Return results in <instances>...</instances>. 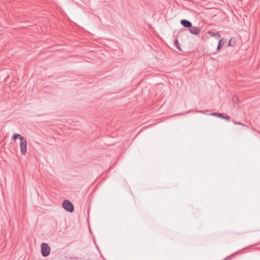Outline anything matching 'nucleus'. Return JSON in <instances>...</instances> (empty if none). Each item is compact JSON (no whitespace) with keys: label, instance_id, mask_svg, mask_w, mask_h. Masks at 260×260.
I'll use <instances>...</instances> for the list:
<instances>
[{"label":"nucleus","instance_id":"1","mask_svg":"<svg viewBox=\"0 0 260 260\" xmlns=\"http://www.w3.org/2000/svg\"><path fill=\"white\" fill-rule=\"evenodd\" d=\"M62 208L67 211L72 212L74 210V206L73 204L68 200H65L62 203Z\"/></svg>","mask_w":260,"mask_h":260},{"label":"nucleus","instance_id":"2","mask_svg":"<svg viewBox=\"0 0 260 260\" xmlns=\"http://www.w3.org/2000/svg\"><path fill=\"white\" fill-rule=\"evenodd\" d=\"M41 253L44 257L48 256L50 252V248L46 243H42L41 245Z\"/></svg>","mask_w":260,"mask_h":260},{"label":"nucleus","instance_id":"3","mask_svg":"<svg viewBox=\"0 0 260 260\" xmlns=\"http://www.w3.org/2000/svg\"><path fill=\"white\" fill-rule=\"evenodd\" d=\"M20 147L21 153L22 155H25L27 150V141L24 137H22V138L21 139V141L20 142Z\"/></svg>","mask_w":260,"mask_h":260},{"label":"nucleus","instance_id":"4","mask_svg":"<svg viewBox=\"0 0 260 260\" xmlns=\"http://www.w3.org/2000/svg\"><path fill=\"white\" fill-rule=\"evenodd\" d=\"M188 29L191 34L196 35H198L201 31V29L199 27L196 26H191V27H189Z\"/></svg>","mask_w":260,"mask_h":260},{"label":"nucleus","instance_id":"5","mask_svg":"<svg viewBox=\"0 0 260 260\" xmlns=\"http://www.w3.org/2000/svg\"><path fill=\"white\" fill-rule=\"evenodd\" d=\"M180 23L182 25H183L185 27L189 28L191 27L192 23L190 21L186 19H182L180 21Z\"/></svg>","mask_w":260,"mask_h":260},{"label":"nucleus","instance_id":"6","mask_svg":"<svg viewBox=\"0 0 260 260\" xmlns=\"http://www.w3.org/2000/svg\"><path fill=\"white\" fill-rule=\"evenodd\" d=\"M191 112H196V113H205V111H203V110L192 111V110H188L187 112H182L181 113L177 114L175 115H183L186 114L187 113H190Z\"/></svg>","mask_w":260,"mask_h":260},{"label":"nucleus","instance_id":"7","mask_svg":"<svg viewBox=\"0 0 260 260\" xmlns=\"http://www.w3.org/2000/svg\"><path fill=\"white\" fill-rule=\"evenodd\" d=\"M226 41V40L225 39H224V38L221 39L218 42V46L217 47V50H219L224 45V44H225Z\"/></svg>","mask_w":260,"mask_h":260},{"label":"nucleus","instance_id":"8","mask_svg":"<svg viewBox=\"0 0 260 260\" xmlns=\"http://www.w3.org/2000/svg\"><path fill=\"white\" fill-rule=\"evenodd\" d=\"M208 33L211 36L215 38L216 39H218L220 38V35L218 32L209 31H208Z\"/></svg>","mask_w":260,"mask_h":260},{"label":"nucleus","instance_id":"9","mask_svg":"<svg viewBox=\"0 0 260 260\" xmlns=\"http://www.w3.org/2000/svg\"><path fill=\"white\" fill-rule=\"evenodd\" d=\"M209 115L211 116H216V117H217L218 118H220L223 117V114L220 113L213 112V113H210Z\"/></svg>","mask_w":260,"mask_h":260},{"label":"nucleus","instance_id":"10","mask_svg":"<svg viewBox=\"0 0 260 260\" xmlns=\"http://www.w3.org/2000/svg\"><path fill=\"white\" fill-rule=\"evenodd\" d=\"M22 137H24L23 136H21L20 134H15L13 137L12 138L13 140H16L17 139H20V141H21V139L22 138Z\"/></svg>","mask_w":260,"mask_h":260},{"label":"nucleus","instance_id":"11","mask_svg":"<svg viewBox=\"0 0 260 260\" xmlns=\"http://www.w3.org/2000/svg\"><path fill=\"white\" fill-rule=\"evenodd\" d=\"M174 45L175 46H176V47L179 50H181V47L179 44V42H178V40L176 39H175V41H174Z\"/></svg>","mask_w":260,"mask_h":260},{"label":"nucleus","instance_id":"12","mask_svg":"<svg viewBox=\"0 0 260 260\" xmlns=\"http://www.w3.org/2000/svg\"><path fill=\"white\" fill-rule=\"evenodd\" d=\"M233 122L235 124H238V125H242V126H245V127L247 126L246 125H245V124L240 122H237L235 120H233Z\"/></svg>","mask_w":260,"mask_h":260},{"label":"nucleus","instance_id":"13","mask_svg":"<svg viewBox=\"0 0 260 260\" xmlns=\"http://www.w3.org/2000/svg\"><path fill=\"white\" fill-rule=\"evenodd\" d=\"M221 118L224 119L226 120V121H230L231 117L229 115H227L225 114V116H224L223 115V117H222Z\"/></svg>","mask_w":260,"mask_h":260},{"label":"nucleus","instance_id":"14","mask_svg":"<svg viewBox=\"0 0 260 260\" xmlns=\"http://www.w3.org/2000/svg\"><path fill=\"white\" fill-rule=\"evenodd\" d=\"M228 46H234V45L232 44V39L230 40L229 44H228Z\"/></svg>","mask_w":260,"mask_h":260},{"label":"nucleus","instance_id":"15","mask_svg":"<svg viewBox=\"0 0 260 260\" xmlns=\"http://www.w3.org/2000/svg\"><path fill=\"white\" fill-rule=\"evenodd\" d=\"M238 252H239L238 251V252H236L235 253H233V254L232 255H232V256L234 255L236 253H238Z\"/></svg>","mask_w":260,"mask_h":260},{"label":"nucleus","instance_id":"16","mask_svg":"<svg viewBox=\"0 0 260 260\" xmlns=\"http://www.w3.org/2000/svg\"><path fill=\"white\" fill-rule=\"evenodd\" d=\"M204 114H207V111H205Z\"/></svg>","mask_w":260,"mask_h":260}]
</instances>
